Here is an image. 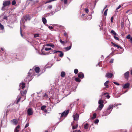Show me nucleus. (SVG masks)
Listing matches in <instances>:
<instances>
[{
	"instance_id": "f257e3e1",
	"label": "nucleus",
	"mask_w": 132,
	"mask_h": 132,
	"mask_svg": "<svg viewBox=\"0 0 132 132\" xmlns=\"http://www.w3.org/2000/svg\"><path fill=\"white\" fill-rule=\"evenodd\" d=\"M69 111V110H67L66 111H64L61 114V117H62L63 116L66 117L68 114Z\"/></svg>"
},
{
	"instance_id": "f03ea898",
	"label": "nucleus",
	"mask_w": 132,
	"mask_h": 132,
	"mask_svg": "<svg viewBox=\"0 0 132 132\" xmlns=\"http://www.w3.org/2000/svg\"><path fill=\"white\" fill-rule=\"evenodd\" d=\"M118 106L117 105H109L107 109L108 110H109V111H111L112 109H113L114 107H115Z\"/></svg>"
},
{
	"instance_id": "7ed1b4c3",
	"label": "nucleus",
	"mask_w": 132,
	"mask_h": 132,
	"mask_svg": "<svg viewBox=\"0 0 132 132\" xmlns=\"http://www.w3.org/2000/svg\"><path fill=\"white\" fill-rule=\"evenodd\" d=\"M73 117L75 121H78L79 118V115L78 113H76L73 116Z\"/></svg>"
},
{
	"instance_id": "20e7f679",
	"label": "nucleus",
	"mask_w": 132,
	"mask_h": 132,
	"mask_svg": "<svg viewBox=\"0 0 132 132\" xmlns=\"http://www.w3.org/2000/svg\"><path fill=\"white\" fill-rule=\"evenodd\" d=\"M33 113L32 109L30 108L28 109L27 113L28 115H31L33 114Z\"/></svg>"
},
{
	"instance_id": "39448f33",
	"label": "nucleus",
	"mask_w": 132,
	"mask_h": 132,
	"mask_svg": "<svg viewBox=\"0 0 132 132\" xmlns=\"http://www.w3.org/2000/svg\"><path fill=\"white\" fill-rule=\"evenodd\" d=\"M113 76V74L111 73L108 72L106 73L105 77L108 78H110Z\"/></svg>"
},
{
	"instance_id": "423d86ee",
	"label": "nucleus",
	"mask_w": 132,
	"mask_h": 132,
	"mask_svg": "<svg viewBox=\"0 0 132 132\" xmlns=\"http://www.w3.org/2000/svg\"><path fill=\"white\" fill-rule=\"evenodd\" d=\"M111 112V111L108 110L107 109L106 111H104L103 112L104 115L105 116H106L109 115Z\"/></svg>"
},
{
	"instance_id": "0eeeda50",
	"label": "nucleus",
	"mask_w": 132,
	"mask_h": 132,
	"mask_svg": "<svg viewBox=\"0 0 132 132\" xmlns=\"http://www.w3.org/2000/svg\"><path fill=\"white\" fill-rule=\"evenodd\" d=\"M78 75L79 78H81V79L83 78L84 77V73L81 72H79L78 74Z\"/></svg>"
},
{
	"instance_id": "6e6552de",
	"label": "nucleus",
	"mask_w": 132,
	"mask_h": 132,
	"mask_svg": "<svg viewBox=\"0 0 132 132\" xmlns=\"http://www.w3.org/2000/svg\"><path fill=\"white\" fill-rule=\"evenodd\" d=\"M129 71H127L124 74V76L125 79H128L129 76Z\"/></svg>"
},
{
	"instance_id": "1a4fd4ad",
	"label": "nucleus",
	"mask_w": 132,
	"mask_h": 132,
	"mask_svg": "<svg viewBox=\"0 0 132 132\" xmlns=\"http://www.w3.org/2000/svg\"><path fill=\"white\" fill-rule=\"evenodd\" d=\"M10 3L9 1H5L3 3V5L4 6H6L8 5Z\"/></svg>"
},
{
	"instance_id": "9d476101",
	"label": "nucleus",
	"mask_w": 132,
	"mask_h": 132,
	"mask_svg": "<svg viewBox=\"0 0 132 132\" xmlns=\"http://www.w3.org/2000/svg\"><path fill=\"white\" fill-rule=\"evenodd\" d=\"M11 122L15 125H16L18 123V121L15 119H14L11 120Z\"/></svg>"
},
{
	"instance_id": "9b49d317",
	"label": "nucleus",
	"mask_w": 132,
	"mask_h": 132,
	"mask_svg": "<svg viewBox=\"0 0 132 132\" xmlns=\"http://www.w3.org/2000/svg\"><path fill=\"white\" fill-rule=\"evenodd\" d=\"M40 69L39 67H36L35 69V71L36 73H38L39 72Z\"/></svg>"
},
{
	"instance_id": "f8f14e48",
	"label": "nucleus",
	"mask_w": 132,
	"mask_h": 132,
	"mask_svg": "<svg viewBox=\"0 0 132 132\" xmlns=\"http://www.w3.org/2000/svg\"><path fill=\"white\" fill-rule=\"evenodd\" d=\"M27 90H25L23 92L21 91L20 92V93L22 96H24V95H25L27 93Z\"/></svg>"
},
{
	"instance_id": "ddd939ff",
	"label": "nucleus",
	"mask_w": 132,
	"mask_h": 132,
	"mask_svg": "<svg viewBox=\"0 0 132 132\" xmlns=\"http://www.w3.org/2000/svg\"><path fill=\"white\" fill-rule=\"evenodd\" d=\"M20 126L19 125L17 126L15 128L14 130V132H18L19 131V129L20 128Z\"/></svg>"
},
{
	"instance_id": "4468645a",
	"label": "nucleus",
	"mask_w": 132,
	"mask_h": 132,
	"mask_svg": "<svg viewBox=\"0 0 132 132\" xmlns=\"http://www.w3.org/2000/svg\"><path fill=\"white\" fill-rule=\"evenodd\" d=\"M130 85V84L129 83H127L123 86V88H128Z\"/></svg>"
},
{
	"instance_id": "2eb2a0df",
	"label": "nucleus",
	"mask_w": 132,
	"mask_h": 132,
	"mask_svg": "<svg viewBox=\"0 0 132 132\" xmlns=\"http://www.w3.org/2000/svg\"><path fill=\"white\" fill-rule=\"evenodd\" d=\"M111 43L114 46H115L117 48H120L121 49H122V47H121L120 46H119V45L114 44V43H113V42H112Z\"/></svg>"
},
{
	"instance_id": "dca6fc26",
	"label": "nucleus",
	"mask_w": 132,
	"mask_h": 132,
	"mask_svg": "<svg viewBox=\"0 0 132 132\" xmlns=\"http://www.w3.org/2000/svg\"><path fill=\"white\" fill-rule=\"evenodd\" d=\"M111 43L114 46H115L117 48H120L121 49H122V47H121L120 46H119V45L114 44V43H113V42H112Z\"/></svg>"
},
{
	"instance_id": "f3484780",
	"label": "nucleus",
	"mask_w": 132,
	"mask_h": 132,
	"mask_svg": "<svg viewBox=\"0 0 132 132\" xmlns=\"http://www.w3.org/2000/svg\"><path fill=\"white\" fill-rule=\"evenodd\" d=\"M103 106L104 105L103 104H100L98 106V109L100 111H101L103 107Z\"/></svg>"
},
{
	"instance_id": "a211bd4d",
	"label": "nucleus",
	"mask_w": 132,
	"mask_h": 132,
	"mask_svg": "<svg viewBox=\"0 0 132 132\" xmlns=\"http://www.w3.org/2000/svg\"><path fill=\"white\" fill-rule=\"evenodd\" d=\"M109 81L108 80L106 81L104 83V85L106 86V88H108L109 87V86L108 85V83Z\"/></svg>"
},
{
	"instance_id": "6ab92c4d",
	"label": "nucleus",
	"mask_w": 132,
	"mask_h": 132,
	"mask_svg": "<svg viewBox=\"0 0 132 132\" xmlns=\"http://www.w3.org/2000/svg\"><path fill=\"white\" fill-rule=\"evenodd\" d=\"M42 20L43 23L44 24H46L47 22L46 19L44 18H42Z\"/></svg>"
},
{
	"instance_id": "aec40b11",
	"label": "nucleus",
	"mask_w": 132,
	"mask_h": 132,
	"mask_svg": "<svg viewBox=\"0 0 132 132\" xmlns=\"http://www.w3.org/2000/svg\"><path fill=\"white\" fill-rule=\"evenodd\" d=\"M71 125L72 126V129H77V128L78 127V124H76V125L75 126H72V123H71Z\"/></svg>"
},
{
	"instance_id": "412c9836",
	"label": "nucleus",
	"mask_w": 132,
	"mask_h": 132,
	"mask_svg": "<svg viewBox=\"0 0 132 132\" xmlns=\"http://www.w3.org/2000/svg\"><path fill=\"white\" fill-rule=\"evenodd\" d=\"M65 75V73L64 71H62L61 74V77H63Z\"/></svg>"
},
{
	"instance_id": "4be33fe9",
	"label": "nucleus",
	"mask_w": 132,
	"mask_h": 132,
	"mask_svg": "<svg viewBox=\"0 0 132 132\" xmlns=\"http://www.w3.org/2000/svg\"><path fill=\"white\" fill-rule=\"evenodd\" d=\"M104 101L102 100H99L98 103L99 104H103Z\"/></svg>"
},
{
	"instance_id": "5701e85b",
	"label": "nucleus",
	"mask_w": 132,
	"mask_h": 132,
	"mask_svg": "<svg viewBox=\"0 0 132 132\" xmlns=\"http://www.w3.org/2000/svg\"><path fill=\"white\" fill-rule=\"evenodd\" d=\"M60 42L61 44H63L64 45L65 43H66L67 42V40L65 42L63 41L61 39L60 40Z\"/></svg>"
},
{
	"instance_id": "b1692460",
	"label": "nucleus",
	"mask_w": 132,
	"mask_h": 132,
	"mask_svg": "<svg viewBox=\"0 0 132 132\" xmlns=\"http://www.w3.org/2000/svg\"><path fill=\"white\" fill-rule=\"evenodd\" d=\"M88 124L86 123L84 125V128L85 129H87L88 128Z\"/></svg>"
},
{
	"instance_id": "393cba45",
	"label": "nucleus",
	"mask_w": 132,
	"mask_h": 132,
	"mask_svg": "<svg viewBox=\"0 0 132 132\" xmlns=\"http://www.w3.org/2000/svg\"><path fill=\"white\" fill-rule=\"evenodd\" d=\"M21 88L22 89H23L25 87V84L23 82L21 83Z\"/></svg>"
},
{
	"instance_id": "a878e982",
	"label": "nucleus",
	"mask_w": 132,
	"mask_h": 132,
	"mask_svg": "<svg viewBox=\"0 0 132 132\" xmlns=\"http://www.w3.org/2000/svg\"><path fill=\"white\" fill-rule=\"evenodd\" d=\"M96 114L95 113L93 114V117L91 118V119H94L96 118Z\"/></svg>"
},
{
	"instance_id": "bb28decb",
	"label": "nucleus",
	"mask_w": 132,
	"mask_h": 132,
	"mask_svg": "<svg viewBox=\"0 0 132 132\" xmlns=\"http://www.w3.org/2000/svg\"><path fill=\"white\" fill-rule=\"evenodd\" d=\"M31 19L30 17L29 16H27L25 17V20H30Z\"/></svg>"
},
{
	"instance_id": "cd10ccee",
	"label": "nucleus",
	"mask_w": 132,
	"mask_h": 132,
	"mask_svg": "<svg viewBox=\"0 0 132 132\" xmlns=\"http://www.w3.org/2000/svg\"><path fill=\"white\" fill-rule=\"evenodd\" d=\"M59 52L60 53L59 55V56L61 57H62L64 55V54L63 53V52L62 51H60V52Z\"/></svg>"
},
{
	"instance_id": "c85d7f7f",
	"label": "nucleus",
	"mask_w": 132,
	"mask_h": 132,
	"mask_svg": "<svg viewBox=\"0 0 132 132\" xmlns=\"http://www.w3.org/2000/svg\"><path fill=\"white\" fill-rule=\"evenodd\" d=\"M75 81L78 82H80L81 80L79 78L77 77L76 78H75Z\"/></svg>"
},
{
	"instance_id": "c756f323",
	"label": "nucleus",
	"mask_w": 132,
	"mask_h": 132,
	"mask_svg": "<svg viewBox=\"0 0 132 132\" xmlns=\"http://www.w3.org/2000/svg\"><path fill=\"white\" fill-rule=\"evenodd\" d=\"M71 47V45L70 46H69V47H66L65 48L66 50H70Z\"/></svg>"
},
{
	"instance_id": "7c9ffc66",
	"label": "nucleus",
	"mask_w": 132,
	"mask_h": 132,
	"mask_svg": "<svg viewBox=\"0 0 132 132\" xmlns=\"http://www.w3.org/2000/svg\"><path fill=\"white\" fill-rule=\"evenodd\" d=\"M47 46H50L52 47H54V45L53 44H47L46 45Z\"/></svg>"
},
{
	"instance_id": "2f4dec72",
	"label": "nucleus",
	"mask_w": 132,
	"mask_h": 132,
	"mask_svg": "<svg viewBox=\"0 0 132 132\" xmlns=\"http://www.w3.org/2000/svg\"><path fill=\"white\" fill-rule=\"evenodd\" d=\"M108 10V9H106L104 11V14L105 16H106L107 15V11Z\"/></svg>"
},
{
	"instance_id": "473e14b6",
	"label": "nucleus",
	"mask_w": 132,
	"mask_h": 132,
	"mask_svg": "<svg viewBox=\"0 0 132 132\" xmlns=\"http://www.w3.org/2000/svg\"><path fill=\"white\" fill-rule=\"evenodd\" d=\"M0 28L2 30H3L4 29V27L0 23Z\"/></svg>"
},
{
	"instance_id": "72a5a7b5",
	"label": "nucleus",
	"mask_w": 132,
	"mask_h": 132,
	"mask_svg": "<svg viewBox=\"0 0 132 132\" xmlns=\"http://www.w3.org/2000/svg\"><path fill=\"white\" fill-rule=\"evenodd\" d=\"M111 32L113 34L114 36H116L117 35V34L116 33L115 31L113 30H112L111 31Z\"/></svg>"
},
{
	"instance_id": "f704fd0d",
	"label": "nucleus",
	"mask_w": 132,
	"mask_h": 132,
	"mask_svg": "<svg viewBox=\"0 0 132 132\" xmlns=\"http://www.w3.org/2000/svg\"><path fill=\"white\" fill-rule=\"evenodd\" d=\"M46 106L45 105H44L41 106V109L42 110H44V109L46 108Z\"/></svg>"
},
{
	"instance_id": "c9c22d12",
	"label": "nucleus",
	"mask_w": 132,
	"mask_h": 132,
	"mask_svg": "<svg viewBox=\"0 0 132 132\" xmlns=\"http://www.w3.org/2000/svg\"><path fill=\"white\" fill-rule=\"evenodd\" d=\"M78 72V71L77 69H75L74 70V73L76 74H77Z\"/></svg>"
},
{
	"instance_id": "e433bc0d",
	"label": "nucleus",
	"mask_w": 132,
	"mask_h": 132,
	"mask_svg": "<svg viewBox=\"0 0 132 132\" xmlns=\"http://www.w3.org/2000/svg\"><path fill=\"white\" fill-rule=\"evenodd\" d=\"M51 48L46 47L45 48V50L46 51L51 50Z\"/></svg>"
},
{
	"instance_id": "4c0bfd02",
	"label": "nucleus",
	"mask_w": 132,
	"mask_h": 132,
	"mask_svg": "<svg viewBox=\"0 0 132 132\" xmlns=\"http://www.w3.org/2000/svg\"><path fill=\"white\" fill-rule=\"evenodd\" d=\"M53 1H54V0H49V1H46V2L45 3V4H46L49 3L51 2H52Z\"/></svg>"
},
{
	"instance_id": "58836bf2",
	"label": "nucleus",
	"mask_w": 132,
	"mask_h": 132,
	"mask_svg": "<svg viewBox=\"0 0 132 132\" xmlns=\"http://www.w3.org/2000/svg\"><path fill=\"white\" fill-rule=\"evenodd\" d=\"M84 10L86 13H88L89 10L88 8H86Z\"/></svg>"
},
{
	"instance_id": "ea45409f",
	"label": "nucleus",
	"mask_w": 132,
	"mask_h": 132,
	"mask_svg": "<svg viewBox=\"0 0 132 132\" xmlns=\"http://www.w3.org/2000/svg\"><path fill=\"white\" fill-rule=\"evenodd\" d=\"M39 34H35L34 35V37L35 38H36V37H39Z\"/></svg>"
},
{
	"instance_id": "a19ab883",
	"label": "nucleus",
	"mask_w": 132,
	"mask_h": 132,
	"mask_svg": "<svg viewBox=\"0 0 132 132\" xmlns=\"http://www.w3.org/2000/svg\"><path fill=\"white\" fill-rule=\"evenodd\" d=\"M52 5H49L47 7V9H51L52 8Z\"/></svg>"
},
{
	"instance_id": "79ce46f5",
	"label": "nucleus",
	"mask_w": 132,
	"mask_h": 132,
	"mask_svg": "<svg viewBox=\"0 0 132 132\" xmlns=\"http://www.w3.org/2000/svg\"><path fill=\"white\" fill-rule=\"evenodd\" d=\"M99 120L98 119H96L95 120L94 122L96 124L98 123V122H99Z\"/></svg>"
},
{
	"instance_id": "37998d69",
	"label": "nucleus",
	"mask_w": 132,
	"mask_h": 132,
	"mask_svg": "<svg viewBox=\"0 0 132 132\" xmlns=\"http://www.w3.org/2000/svg\"><path fill=\"white\" fill-rule=\"evenodd\" d=\"M16 3V2L15 0H13L12 1V5H14Z\"/></svg>"
},
{
	"instance_id": "c03bdc74",
	"label": "nucleus",
	"mask_w": 132,
	"mask_h": 132,
	"mask_svg": "<svg viewBox=\"0 0 132 132\" xmlns=\"http://www.w3.org/2000/svg\"><path fill=\"white\" fill-rule=\"evenodd\" d=\"M43 97H45L46 98H48V96L47 94L46 93H45L43 96Z\"/></svg>"
},
{
	"instance_id": "a18cd8bd",
	"label": "nucleus",
	"mask_w": 132,
	"mask_h": 132,
	"mask_svg": "<svg viewBox=\"0 0 132 132\" xmlns=\"http://www.w3.org/2000/svg\"><path fill=\"white\" fill-rule=\"evenodd\" d=\"M47 26H48V28L52 30L53 29V28L52 26H48V25H47Z\"/></svg>"
},
{
	"instance_id": "49530a36",
	"label": "nucleus",
	"mask_w": 132,
	"mask_h": 132,
	"mask_svg": "<svg viewBox=\"0 0 132 132\" xmlns=\"http://www.w3.org/2000/svg\"><path fill=\"white\" fill-rule=\"evenodd\" d=\"M21 97H19V98L17 100L16 102V103L17 104L20 101V100L21 99Z\"/></svg>"
},
{
	"instance_id": "de8ad7c7",
	"label": "nucleus",
	"mask_w": 132,
	"mask_h": 132,
	"mask_svg": "<svg viewBox=\"0 0 132 132\" xmlns=\"http://www.w3.org/2000/svg\"><path fill=\"white\" fill-rule=\"evenodd\" d=\"M73 132H81V131L80 130H76L73 131Z\"/></svg>"
},
{
	"instance_id": "09e8293b",
	"label": "nucleus",
	"mask_w": 132,
	"mask_h": 132,
	"mask_svg": "<svg viewBox=\"0 0 132 132\" xmlns=\"http://www.w3.org/2000/svg\"><path fill=\"white\" fill-rule=\"evenodd\" d=\"M130 38V35L129 34L126 37V38L128 39H129Z\"/></svg>"
},
{
	"instance_id": "8fccbe9b",
	"label": "nucleus",
	"mask_w": 132,
	"mask_h": 132,
	"mask_svg": "<svg viewBox=\"0 0 132 132\" xmlns=\"http://www.w3.org/2000/svg\"><path fill=\"white\" fill-rule=\"evenodd\" d=\"M114 38L116 40H119V38L118 37L114 36Z\"/></svg>"
},
{
	"instance_id": "3c124183",
	"label": "nucleus",
	"mask_w": 132,
	"mask_h": 132,
	"mask_svg": "<svg viewBox=\"0 0 132 132\" xmlns=\"http://www.w3.org/2000/svg\"><path fill=\"white\" fill-rule=\"evenodd\" d=\"M64 35L66 37H68V35H67V33L66 32V31L64 32Z\"/></svg>"
},
{
	"instance_id": "603ef678",
	"label": "nucleus",
	"mask_w": 132,
	"mask_h": 132,
	"mask_svg": "<svg viewBox=\"0 0 132 132\" xmlns=\"http://www.w3.org/2000/svg\"><path fill=\"white\" fill-rule=\"evenodd\" d=\"M60 52V51H56V50H54L53 51L54 53H56L57 52Z\"/></svg>"
},
{
	"instance_id": "864d4df0",
	"label": "nucleus",
	"mask_w": 132,
	"mask_h": 132,
	"mask_svg": "<svg viewBox=\"0 0 132 132\" xmlns=\"http://www.w3.org/2000/svg\"><path fill=\"white\" fill-rule=\"evenodd\" d=\"M113 59H111V60H110V63H113Z\"/></svg>"
},
{
	"instance_id": "5fc2aeb1",
	"label": "nucleus",
	"mask_w": 132,
	"mask_h": 132,
	"mask_svg": "<svg viewBox=\"0 0 132 132\" xmlns=\"http://www.w3.org/2000/svg\"><path fill=\"white\" fill-rule=\"evenodd\" d=\"M29 126V123H27L26 125H25V128H27V127H28Z\"/></svg>"
},
{
	"instance_id": "6e6d98bb",
	"label": "nucleus",
	"mask_w": 132,
	"mask_h": 132,
	"mask_svg": "<svg viewBox=\"0 0 132 132\" xmlns=\"http://www.w3.org/2000/svg\"><path fill=\"white\" fill-rule=\"evenodd\" d=\"M29 77V75H28L27 76V77L25 78V79H24V80H26V81H27V79H28Z\"/></svg>"
},
{
	"instance_id": "4d7b16f0",
	"label": "nucleus",
	"mask_w": 132,
	"mask_h": 132,
	"mask_svg": "<svg viewBox=\"0 0 132 132\" xmlns=\"http://www.w3.org/2000/svg\"><path fill=\"white\" fill-rule=\"evenodd\" d=\"M113 83L117 85H119L120 84L118 83H117V82H113Z\"/></svg>"
},
{
	"instance_id": "13d9d810",
	"label": "nucleus",
	"mask_w": 132,
	"mask_h": 132,
	"mask_svg": "<svg viewBox=\"0 0 132 132\" xmlns=\"http://www.w3.org/2000/svg\"><path fill=\"white\" fill-rule=\"evenodd\" d=\"M121 7V6L120 5H119L118 6L116 10H117L120 9Z\"/></svg>"
},
{
	"instance_id": "bf43d9fd",
	"label": "nucleus",
	"mask_w": 132,
	"mask_h": 132,
	"mask_svg": "<svg viewBox=\"0 0 132 132\" xmlns=\"http://www.w3.org/2000/svg\"><path fill=\"white\" fill-rule=\"evenodd\" d=\"M64 3L65 4H67V0H64Z\"/></svg>"
},
{
	"instance_id": "052dcab7",
	"label": "nucleus",
	"mask_w": 132,
	"mask_h": 132,
	"mask_svg": "<svg viewBox=\"0 0 132 132\" xmlns=\"http://www.w3.org/2000/svg\"><path fill=\"white\" fill-rule=\"evenodd\" d=\"M113 17H111V22H113Z\"/></svg>"
},
{
	"instance_id": "680f3d73",
	"label": "nucleus",
	"mask_w": 132,
	"mask_h": 132,
	"mask_svg": "<svg viewBox=\"0 0 132 132\" xmlns=\"http://www.w3.org/2000/svg\"><path fill=\"white\" fill-rule=\"evenodd\" d=\"M20 34L21 35V36H23V35H22V30H21V28L20 29Z\"/></svg>"
},
{
	"instance_id": "e2e57ef3",
	"label": "nucleus",
	"mask_w": 132,
	"mask_h": 132,
	"mask_svg": "<svg viewBox=\"0 0 132 132\" xmlns=\"http://www.w3.org/2000/svg\"><path fill=\"white\" fill-rule=\"evenodd\" d=\"M106 96L107 97L108 99H109L110 98V96L109 95H106Z\"/></svg>"
},
{
	"instance_id": "0e129e2a",
	"label": "nucleus",
	"mask_w": 132,
	"mask_h": 132,
	"mask_svg": "<svg viewBox=\"0 0 132 132\" xmlns=\"http://www.w3.org/2000/svg\"><path fill=\"white\" fill-rule=\"evenodd\" d=\"M4 19H5L7 20V17L6 16H4Z\"/></svg>"
},
{
	"instance_id": "69168bd1",
	"label": "nucleus",
	"mask_w": 132,
	"mask_h": 132,
	"mask_svg": "<svg viewBox=\"0 0 132 132\" xmlns=\"http://www.w3.org/2000/svg\"><path fill=\"white\" fill-rule=\"evenodd\" d=\"M1 49L2 51H4V49L2 47L1 48Z\"/></svg>"
},
{
	"instance_id": "338daca9",
	"label": "nucleus",
	"mask_w": 132,
	"mask_h": 132,
	"mask_svg": "<svg viewBox=\"0 0 132 132\" xmlns=\"http://www.w3.org/2000/svg\"><path fill=\"white\" fill-rule=\"evenodd\" d=\"M130 41L131 43H132V38L131 37L130 38Z\"/></svg>"
},
{
	"instance_id": "774afa93",
	"label": "nucleus",
	"mask_w": 132,
	"mask_h": 132,
	"mask_svg": "<svg viewBox=\"0 0 132 132\" xmlns=\"http://www.w3.org/2000/svg\"><path fill=\"white\" fill-rule=\"evenodd\" d=\"M131 74L132 75V69L130 70Z\"/></svg>"
}]
</instances>
